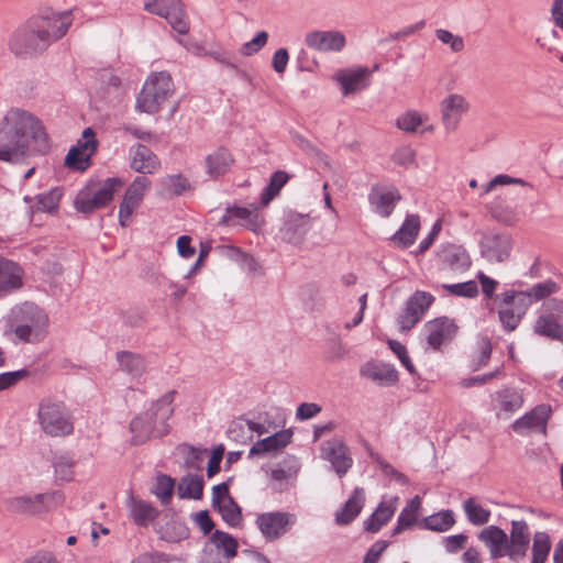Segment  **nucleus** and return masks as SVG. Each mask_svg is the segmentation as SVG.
<instances>
[{
    "mask_svg": "<svg viewBox=\"0 0 563 563\" xmlns=\"http://www.w3.org/2000/svg\"><path fill=\"white\" fill-rule=\"evenodd\" d=\"M234 163L231 152L224 147H218L212 154L206 157L207 174L212 179L225 175Z\"/></svg>",
    "mask_w": 563,
    "mask_h": 563,
    "instance_id": "c756f323",
    "label": "nucleus"
},
{
    "mask_svg": "<svg viewBox=\"0 0 563 563\" xmlns=\"http://www.w3.org/2000/svg\"><path fill=\"white\" fill-rule=\"evenodd\" d=\"M151 180L145 176H137L132 184L128 187L123 199L140 206L145 190L150 187Z\"/></svg>",
    "mask_w": 563,
    "mask_h": 563,
    "instance_id": "09e8293b",
    "label": "nucleus"
},
{
    "mask_svg": "<svg viewBox=\"0 0 563 563\" xmlns=\"http://www.w3.org/2000/svg\"><path fill=\"white\" fill-rule=\"evenodd\" d=\"M499 298L501 299V307L498 311L499 320L503 324V328L507 332H511L520 323L521 318L525 316V313L527 311L528 303L523 302V301H518V300L506 303L504 301L503 294L498 295L496 297V299H499Z\"/></svg>",
    "mask_w": 563,
    "mask_h": 563,
    "instance_id": "c85d7f7f",
    "label": "nucleus"
},
{
    "mask_svg": "<svg viewBox=\"0 0 563 563\" xmlns=\"http://www.w3.org/2000/svg\"><path fill=\"white\" fill-rule=\"evenodd\" d=\"M212 508L221 515L222 520L230 527H239L242 523V508L233 497L220 503V507Z\"/></svg>",
    "mask_w": 563,
    "mask_h": 563,
    "instance_id": "ea45409f",
    "label": "nucleus"
},
{
    "mask_svg": "<svg viewBox=\"0 0 563 563\" xmlns=\"http://www.w3.org/2000/svg\"><path fill=\"white\" fill-rule=\"evenodd\" d=\"M396 507L391 503L380 501L374 512L363 522L364 531L377 533L393 518Z\"/></svg>",
    "mask_w": 563,
    "mask_h": 563,
    "instance_id": "72a5a7b5",
    "label": "nucleus"
},
{
    "mask_svg": "<svg viewBox=\"0 0 563 563\" xmlns=\"http://www.w3.org/2000/svg\"><path fill=\"white\" fill-rule=\"evenodd\" d=\"M250 212L251 209L246 207L228 206L225 208L224 214L220 218L218 224L221 227H228L230 225V220L232 218L246 221V219L250 217Z\"/></svg>",
    "mask_w": 563,
    "mask_h": 563,
    "instance_id": "13d9d810",
    "label": "nucleus"
},
{
    "mask_svg": "<svg viewBox=\"0 0 563 563\" xmlns=\"http://www.w3.org/2000/svg\"><path fill=\"white\" fill-rule=\"evenodd\" d=\"M205 481L200 475L187 474L178 484V496L181 499L199 500L203 496Z\"/></svg>",
    "mask_w": 563,
    "mask_h": 563,
    "instance_id": "4c0bfd02",
    "label": "nucleus"
},
{
    "mask_svg": "<svg viewBox=\"0 0 563 563\" xmlns=\"http://www.w3.org/2000/svg\"><path fill=\"white\" fill-rule=\"evenodd\" d=\"M511 247V239L508 234L487 235L482 242V255L490 263L504 262L509 257Z\"/></svg>",
    "mask_w": 563,
    "mask_h": 563,
    "instance_id": "412c9836",
    "label": "nucleus"
},
{
    "mask_svg": "<svg viewBox=\"0 0 563 563\" xmlns=\"http://www.w3.org/2000/svg\"><path fill=\"white\" fill-rule=\"evenodd\" d=\"M29 376V371L26 368L13 371V372H4L0 374V391L9 389L15 386L20 380Z\"/></svg>",
    "mask_w": 563,
    "mask_h": 563,
    "instance_id": "bf43d9fd",
    "label": "nucleus"
},
{
    "mask_svg": "<svg viewBox=\"0 0 563 563\" xmlns=\"http://www.w3.org/2000/svg\"><path fill=\"white\" fill-rule=\"evenodd\" d=\"M175 481L169 475L159 474L152 493L161 500L163 505H168L172 500Z\"/></svg>",
    "mask_w": 563,
    "mask_h": 563,
    "instance_id": "a18cd8bd",
    "label": "nucleus"
},
{
    "mask_svg": "<svg viewBox=\"0 0 563 563\" xmlns=\"http://www.w3.org/2000/svg\"><path fill=\"white\" fill-rule=\"evenodd\" d=\"M56 492L36 494L34 496H18L5 500V508L12 514L38 515L47 509V503L53 501Z\"/></svg>",
    "mask_w": 563,
    "mask_h": 563,
    "instance_id": "ddd939ff",
    "label": "nucleus"
},
{
    "mask_svg": "<svg viewBox=\"0 0 563 563\" xmlns=\"http://www.w3.org/2000/svg\"><path fill=\"white\" fill-rule=\"evenodd\" d=\"M23 268L15 262L0 256V297H4L23 285Z\"/></svg>",
    "mask_w": 563,
    "mask_h": 563,
    "instance_id": "4be33fe9",
    "label": "nucleus"
},
{
    "mask_svg": "<svg viewBox=\"0 0 563 563\" xmlns=\"http://www.w3.org/2000/svg\"><path fill=\"white\" fill-rule=\"evenodd\" d=\"M292 431L285 429L256 441L249 451V459L286 448L292 439Z\"/></svg>",
    "mask_w": 563,
    "mask_h": 563,
    "instance_id": "bb28decb",
    "label": "nucleus"
},
{
    "mask_svg": "<svg viewBox=\"0 0 563 563\" xmlns=\"http://www.w3.org/2000/svg\"><path fill=\"white\" fill-rule=\"evenodd\" d=\"M48 316L38 306L24 302L11 309L5 319V334L13 333L22 343H37L47 333Z\"/></svg>",
    "mask_w": 563,
    "mask_h": 563,
    "instance_id": "7ed1b4c3",
    "label": "nucleus"
},
{
    "mask_svg": "<svg viewBox=\"0 0 563 563\" xmlns=\"http://www.w3.org/2000/svg\"><path fill=\"white\" fill-rule=\"evenodd\" d=\"M478 539L489 549L492 559L509 558L508 534L498 526L484 528L479 532Z\"/></svg>",
    "mask_w": 563,
    "mask_h": 563,
    "instance_id": "b1692460",
    "label": "nucleus"
},
{
    "mask_svg": "<svg viewBox=\"0 0 563 563\" xmlns=\"http://www.w3.org/2000/svg\"><path fill=\"white\" fill-rule=\"evenodd\" d=\"M321 411V406L316 402H302L297 407L296 418L298 420H309Z\"/></svg>",
    "mask_w": 563,
    "mask_h": 563,
    "instance_id": "338daca9",
    "label": "nucleus"
},
{
    "mask_svg": "<svg viewBox=\"0 0 563 563\" xmlns=\"http://www.w3.org/2000/svg\"><path fill=\"white\" fill-rule=\"evenodd\" d=\"M416 152L410 146L398 148L391 156V161L402 167H408L415 163Z\"/></svg>",
    "mask_w": 563,
    "mask_h": 563,
    "instance_id": "0e129e2a",
    "label": "nucleus"
},
{
    "mask_svg": "<svg viewBox=\"0 0 563 563\" xmlns=\"http://www.w3.org/2000/svg\"><path fill=\"white\" fill-rule=\"evenodd\" d=\"M551 547V539L547 532H536L532 540L531 563H544L549 558Z\"/></svg>",
    "mask_w": 563,
    "mask_h": 563,
    "instance_id": "a19ab883",
    "label": "nucleus"
},
{
    "mask_svg": "<svg viewBox=\"0 0 563 563\" xmlns=\"http://www.w3.org/2000/svg\"><path fill=\"white\" fill-rule=\"evenodd\" d=\"M145 10L165 19L178 34L185 35L189 32L188 15L180 0H153L145 3Z\"/></svg>",
    "mask_w": 563,
    "mask_h": 563,
    "instance_id": "423d86ee",
    "label": "nucleus"
},
{
    "mask_svg": "<svg viewBox=\"0 0 563 563\" xmlns=\"http://www.w3.org/2000/svg\"><path fill=\"white\" fill-rule=\"evenodd\" d=\"M435 298L428 291L416 290L406 301L405 308L397 318L401 331H409L421 321L424 313L433 305Z\"/></svg>",
    "mask_w": 563,
    "mask_h": 563,
    "instance_id": "6e6552de",
    "label": "nucleus"
},
{
    "mask_svg": "<svg viewBox=\"0 0 563 563\" xmlns=\"http://www.w3.org/2000/svg\"><path fill=\"white\" fill-rule=\"evenodd\" d=\"M8 47L16 57H32L43 53L48 45L29 19L11 34Z\"/></svg>",
    "mask_w": 563,
    "mask_h": 563,
    "instance_id": "39448f33",
    "label": "nucleus"
},
{
    "mask_svg": "<svg viewBox=\"0 0 563 563\" xmlns=\"http://www.w3.org/2000/svg\"><path fill=\"white\" fill-rule=\"evenodd\" d=\"M62 196L63 190L58 187L53 188L46 192L38 194L35 197L38 205L37 209L48 213L57 211Z\"/></svg>",
    "mask_w": 563,
    "mask_h": 563,
    "instance_id": "de8ad7c7",
    "label": "nucleus"
},
{
    "mask_svg": "<svg viewBox=\"0 0 563 563\" xmlns=\"http://www.w3.org/2000/svg\"><path fill=\"white\" fill-rule=\"evenodd\" d=\"M177 391H167L150 409L134 417L130 422L131 442L141 445L151 438H162L169 433L168 420L174 413L173 402Z\"/></svg>",
    "mask_w": 563,
    "mask_h": 563,
    "instance_id": "f03ea898",
    "label": "nucleus"
},
{
    "mask_svg": "<svg viewBox=\"0 0 563 563\" xmlns=\"http://www.w3.org/2000/svg\"><path fill=\"white\" fill-rule=\"evenodd\" d=\"M442 288L457 297L474 298L478 295V286L475 280H467L457 284H443Z\"/></svg>",
    "mask_w": 563,
    "mask_h": 563,
    "instance_id": "3c124183",
    "label": "nucleus"
},
{
    "mask_svg": "<svg viewBox=\"0 0 563 563\" xmlns=\"http://www.w3.org/2000/svg\"><path fill=\"white\" fill-rule=\"evenodd\" d=\"M468 104L461 95H450L441 102L442 121L448 131H454Z\"/></svg>",
    "mask_w": 563,
    "mask_h": 563,
    "instance_id": "a878e982",
    "label": "nucleus"
},
{
    "mask_svg": "<svg viewBox=\"0 0 563 563\" xmlns=\"http://www.w3.org/2000/svg\"><path fill=\"white\" fill-rule=\"evenodd\" d=\"M400 200L401 195L396 187L382 190L378 186H373L368 195V201L374 212L383 218H388Z\"/></svg>",
    "mask_w": 563,
    "mask_h": 563,
    "instance_id": "5701e85b",
    "label": "nucleus"
},
{
    "mask_svg": "<svg viewBox=\"0 0 563 563\" xmlns=\"http://www.w3.org/2000/svg\"><path fill=\"white\" fill-rule=\"evenodd\" d=\"M90 164L89 155L81 153L77 147L71 146L65 157V165L74 170L84 172Z\"/></svg>",
    "mask_w": 563,
    "mask_h": 563,
    "instance_id": "603ef678",
    "label": "nucleus"
},
{
    "mask_svg": "<svg viewBox=\"0 0 563 563\" xmlns=\"http://www.w3.org/2000/svg\"><path fill=\"white\" fill-rule=\"evenodd\" d=\"M73 147H77L81 153L89 155V159L91 161V156L98 148V141L96 139L95 131L91 128L85 129L82 132V139L78 140L77 144Z\"/></svg>",
    "mask_w": 563,
    "mask_h": 563,
    "instance_id": "864d4df0",
    "label": "nucleus"
},
{
    "mask_svg": "<svg viewBox=\"0 0 563 563\" xmlns=\"http://www.w3.org/2000/svg\"><path fill=\"white\" fill-rule=\"evenodd\" d=\"M439 263L448 269L464 272L470 268L472 261L462 245L442 244L437 253Z\"/></svg>",
    "mask_w": 563,
    "mask_h": 563,
    "instance_id": "a211bd4d",
    "label": "nucleus"
},
{
    "mask_svg": "<svg viewBox=\"0 0 563 563\" xmlns=\"http://www.w3.org/2000/svg\"><path fill=\"white\" fill-rule=\"evenodd\" d=\"M454 523V512L451 509H445L423 518L418 522V526L421 529L444 532L451 529Z\"/></svg>",
    "mask_w": 563,
    "mask_h": 563,
    "instance_id": "c9c22d12",
    "label": "nucleus"
},
{
    "mask_svg": "<svg viewBox=\"0 0 563 563\" xmlns=\"http://www.w3.org/2000/svg\"><path fill=\"white\" fill-rule=\"evenodd\" d=\"M560 290V286L552 279H547L542 283H538L533 285L527 291H517V290H508L503 292L504 301L506 303L512 301H523L527 302L528 306L531 303V299L539 301L549 297L552 294H555Z\"/></svg>",
    "mask_w": 563,
    "mask_h": 563,
    "instance_id": "aec40b11",
    "label": "nucleus"
},
{
    "mask_svg": "<svg viewBox=\"0 0 563 563\" xmlns=\"http://www.w3.org/2000/svg\"><path fill=\"white\" fill-rule=\"evenodd\" d=\"M388 346L398 356V358H399L400 363L404 365V367L411 375H416L417 374L416 367L413 366V364L408 355L406 346L397 340H389Z\"/></svg>",
    "mask_w": 563,
    "mask_h": 563,
    "instance_id": "5fc2aeb1",
    "label": "nucleus"
},
{
    "mask_svg": "<svg viewBox=\"0 0 563 563\" xmlns=\"http://www.w3.org/2000/svg\"><path fill=\"white\" fill-rule=\"evenodd\" d=\"M223 453H224V446L222 444H219L216 448H213L210 459L208 461V465H207V477L208 478H212L214 475H217L220 472Z\"/></svg>",
    "mask_w": 563,
    "mask_h": 563,
    "instance_id": "e2e57ef3",
    "label": "nucleus"
},
{
    "mask_svg": "<svg viewBox=\"0 0 563 563\" xmlns=\"http://www.w3.org/2000/svg\"><path fill=\"white\" fill-rule=\"evenodd\" d=\"M423 330L427 333L428 345L432 350L439 351L442 344L452 341L456 336L459 325L454 319L441 316L427 321Z\"/></svg>",
    "mask_w": 563,
    "mask_h": 563,
    "instance_id": "9b49d317",
    "label": "nucleus"
},
{
    "mask_svg": "<svg viewBox=\"0 0 563 563\" xmlns=\"http://www.w3.org/2000/svg\"><path fill=\"white\" fill-rule=\"evenodd\" d=\"M509 560L514 563L521 562L530 545V532L525 520H512L511 530L508 536Z\"/></svg>",
    "mask_w": 563,
    "mask_h": 563,
    "instance_id": "4468645a",
    "label": "nucleus"
},
{
    "mask_svg": "<svg viewBox=\"0 0 563 563\" xmlns=\"http://www.w3.org/2000/svg\"><path fill=\"white\" fill-rule=\"evenodd\" d=\"M122 185V181L118 177L107 178L104 184L92 195V203L97 205L98 208L106 207L112 199L115 187Z\"/></svg>",
    "mask_w": 563,
    "mask_h": 563,
    "instance_id": "c03bdc74",
    "label": "nucleus"
},
{
    "mask_svg": "<svg viewBox=\"0 0 563 563\" xmlns=\"http://www.w3.org/2000/svg\"><path fill=\"white\" fill-rule=\"evenodd\" d=\"M31 147L40 154L49 151L51 143L44 125L26 111L10 110L0 124V161L20 159Z\"/></svg>",
    "mask_w": 563,
    "mask_h": 563,
    "instance_id": "f257e3e1",
    "label": "nucleus"
},
{
    "mask_svg": "<svg viewBox=\"0 0 563 563\" xmlns=\"http://www.w3.org/2000/svg\"><path fill=\"white\" fill-rule=\"evenodd\" d=\"M390 542L386 540H378L371 545L367 550L363 563H377L383 552L389 547Z\"/></svg>",
    "mask_w": 563,
    "mask_h": 563,
    "instance_id": "69168bd1",
    "label": "nucleus"
},
{
    "mask_svg": "<svg viewBox=\"0 0 563 563\" xmlns=\"http://www.w3.org/2000/svg\"><path fill=\"white\" fill-rule=\"evenodd\" d=\"M31 19L43 40L49 46L67 33L71 25V11L53 13L52 15H38Z\"/></svg>",
    "mask_w": 563,
    "mask_h": 563,
    "instance_id": "9d476101",
    "label": "nucleus"
},
{
    "mask_svg": "<svg viewBox=\"0 0 563 563\" xmlns=\"http://www.w3.org/2000/svg\"><path fill=\"white\" fill-rule=\"evenodd\" d=\"M435 36L442 43L449 44L454 53H459L464 49V40L462 36L454 35L450 31L443 29L437 30Z\"/></svg>",
    "mask_w": 563,
    "mask_h": 563,
    "instance_id": "052dcab7",
    "label": "nucleus"
},
{
    "mask_svg": "<svg viewBox=\"0 0 563 563\" xmlns=\"http://www.w3.org/2000/svg\"><path fill=\"white\" fill-rule=\"evenodd\" d=\"M552 408L550 405L541 404L536 406L529 412H526L522 417L518 418L511 424L512 430L516 433H523L525 430H531L537 428L545 429L547 422L551 417Z\"/></svg>",
    "mask_w": 563,
    "mask_h": 563,
    "instance_id": "393cba45",
    "label": "nucleus"
},
{
    "mask_svg": "<svg viewBox=\"0 0 563 563\" xmlns=\"http://www.w3.org/2000/svg\"><path fill=\"white\" fill-rule=\"evenodd\" d=\"M115 357L120 368L134 377L142 376L146 369L145 360L139 353L130 351H119Z\"/></svg>",
    "mask_w": 563,
    "mask_h": 563,
    "instance_id": "e433bc0d",
    "label": "nucleus"
},
{
    "mask_svg": "<svg viewBox=\"0 0 563 563\" xmlns=\"http://www.w3.org/2000/svg\"><path fill=\"white\" fill-rule=\"evenodd\" d=\"M162 191L167 196H181L190 189V183L183 174L167 175L161 181Z\"/></svg>",
    "mask_w": 563,
    "mask_h": 563,
    "instance_id": "37998d69",
    "label": "nucleus"
},
{
    "mask_svg": "<svg viewBox=\"0 0 563 563\" xmlns=\"http://www.w3.org/2000/svg\"><path fill=\"white\" fill-rule=\"evenodd\" d=\"M320 453L321 459L331 464V467L339 477H343L353 466L350 448L342 438L335 437L322 442Z\"/></svg>",
    "mask_w": 563,
    "mask_h": 563,
    "instance_id": "1a4fd4ad",
    "label": "nucleus"
},
{
    "mask_svg": "<svg viewBox=\"0 0 563 563\" xmlns=\"http://www.w3.org/2000/svg\"><path fill=\"white\" fill-rule=\"evenodd\" d=\"M522 404V396L516 389L507 387L495 393L493 409L498 417L501 412L508 416L521 408Z\"/></svg>",
    "mask_w": 563,
    "mask_h": 563,
    "instance_id": "7c9ffc66",
    "label": "nucleus"
},
{
    "mask_svg": "<svg viewBox=\"0 0 563 563\" xmlns=\"http://www.w3.org/2000/svg\"><path fill=\"white\" fill-rule=\"evenodd\" d=\"M292 518V515L283 511L263 512L257 516L256 526L267 541H274L288 531L294 523Z\"/></svg>",
    "mask_w": 563,
    "mask_h": 563,
    "instance_id": "f8f14e48",
    "label": "nucleus"
},
{
    "mask_svg": "<svg viewBox=\"0 0 563 563\" xmlns=\"http://www.w3.org/2000/svg\"><path fill=\"white\" fill-rule=\"evenodd\" d=\"M38 421L45 433L52 437L66 435L74 427L64 412V406L51 400H43L38 407Z\"/></svg>",
    "mask_w": 563,
    "mask_h": 563,
    "instance_id": "0eeeda50",
    "label": "nucleus"
},
{
    "mask_svg": "<svg viewBox=\"0 0 563 563\" xmlns=\"http://www.w3.org/2000/svg\"><path fill=\"white\" fill-rule=\"evenodd\" d=\"M192 517L203 536L209 534L213 530L216 525L208 510H200L192 515Z\"/></svg>",
    "mask_w": 563,
    "mask_h": 563,
    "instance_id": "774afa93",
    "label": "nucleus"
},
{
    "mask_svg": "<svg viewBox=\"0 0 563 563\" xmlns=\"http://www.w3.org/2000/svg\"><path fill=\"white\" fill-rule=\"evenodd\" d=\"M130 166L140 174H153L161 167L157 155L146 145L136 143L130 147Z\"/></svg>",
    "mask_w": 563,
    "mask_h": 563,
    "instance_id": "6ab92c4d",
    "label": "nucleus"
},
{
    "mask_svg": "<svg viewBox=\"0 0 563 563\" xmlns=\"http://www.w3.org/2000/svg\"><path fill=\"white\" fill-rule=\"evenodd\" d=\"M396 124L405 132H416L422 124V119L417 111H408L397 119Z\"/></svg>",
    "mask_w": 563,
    "mask_h": 563,
    "instance_id": "6e6d98bb",
    "label": "nucleus"
},
{
    "mask_svg": "<svg viewBox=\"0 0 563 563\" xmlns=\"http://www.w3.org/2000/svg\"><path fill=\"white\" fill-rule=\"evenodd\" d=\"M173 91L174 82L167 71L152 74L136 98V109L148 114L157 113Z\"/></svg>",
    "mask_w": 563,
    "mask_h": 563,
    "instance_id": "20e7f679",
    "label": "nucleus"
},
{
    "mask_svg": "<svg viewBox=\"0 0 563 563\" xmlns=\"http://www.w3.org/2000/svg\"><path fill=\"white\" fill-rule=\"evenodd\" d=\"M420 230V218L418 214H408L401 227L394 233L390 240L400 249L412 245Z\"/></svg>",
    "mask_w": 563,
    "mask_h": 563,
    "instance_id": "473e14b6",
    "label": "nucleus"
},
{
    "mask_svg": "<svg viewBox=\"0 0 563 563\" xmlns=\"http://www.w3.org/2000/svg\"><path fill=\"white\" fill-rule=\"evenodd\" d=\"M210 541L217 549H222L228 559L234 558L238 553V541L227 532L216 530L212 533Z\"/></svg>",
    "mask_w": 563,
    "mask_h": 563,
    "instance_id": "49530a36",
    "label": "nucleus"
},
{
    "mask_svg": "<svg viewBox=\"0 0 563 563\" xmlns=\"http://www.w3.org/2000/svg\"><path fill=\"white\" fill-rule=\"evenodd\" d=\"M129 508L134 523L139 527H148L159 516V510L150 503L136 499L132 494L129 498Z\"/></svg>",
    "mask_w": 563,
    "mask_h": 563,
    "instance_id": "2f4dec72",
    "label": "nucleus"
},
{
    "mask_svg": "<svg viewBox=\"0 0 563 563\" xmlns=\"http://www.w3.org/2000/svg\"><path fill=\"white\" fill-rule=\"evenodd\" d=\"M533 331L540 336L563 342V325L558 322V318H554L550 311L538 317Z\"/></svg>",
    "mask_w": 563,
    "mask_h": 563,
    "instance_id": "f704fd0d",
    "label": "nucleus"
},
{
    "mask_svg": "<svg viewBox=\"0 0 563 563\" xmlns=\"http://www.w3.org/2000/svg\"><path fill=\"white\" fill-rule=\"evenodd\" d=\"M371 70L367 67L342 69L335 73L334 79L341 85L343 96L356 93L369 85Z\"/></svg>",
    "mask_w": 563,
    "mask_h": 563,
    "instance_id": "dca6fc26",
    "label": "nucleus"
},
{
    "mask_svg": "<svg viewBox=\"0 0 563 563\" xmlns=\"http://www.w3.org/2000/svg\"><path fill=\"white\" fill-rule=\"evenodd\" d=\"M305 42L308 47L319 52H341L346 44L340 31H312L306 34Z\"/></svg>",
    "mask_w": 563,
    "mask_h": 563,
    "instance_id": "2eb2a0df",
    "label": "nucleus"
},
{
    "mask_svg": "<svg viewBox=\"0 0 563 563\" xmlns=\"http://www.w3.org/2000/svg\"><path fill=\"white\" fill-rule=\"evenodd\" d=\"M268 41L266 31L258 32L251 41L244 43L240 48V53L244 56H251L262 49Z\"/></svg>",
    "mask_w": 563,
    "mask_h": 563,
    "instance_id": "4d7b16f0",
    "label": "nucleus"
},
{
    "mask_svg": "<svg viewBox=\"0 0 563 563\" xmlns=\"http://www.w3.org/2000/svg\"><path fill=\"white\" fill-rule=\"evenodd\" d=\"M362 375L372 380L394 385L398 382V372L390 365L386 364H367L361 371Z\"/></svg>",
    "mask_w": 563,
    "mask_h": 563,
    "instance_id": "58836bf2",
    "label": "nucleus"
},
{
    "mask_svg": "<svg viewBox=\"0 0 563 563\" xmlns=\"http://www.w3.org/2000/svg\"><path fill=\"white\" fill-rule=\"evenodd\" d=\"M365 505V492L362 487H355L343 507L335 514L338 526H347L353 522Z\"/></svg>",
    "mask_w": 563,
    "mask_h": 563,
    "instance_id": "cd10ccee",
    "label": "nucleus"
},
{
    "mask_svg": "<svg viewBox=\"0 0 563 563\" xmlns=\"http://www.w3.org/2000/svg\"><path fill=\"white\" fill-rule=\"evenodd\" d=\"M233 481V477H229L225 482L220 483L212 487V499H211V506L212 507H220V503H223L228 500L229 498H232L230 495V485Z\"/></svg>",
    "mask_w": 563,
    "mask_h": 563,
    "instance_id": "680f3d73",
    "label": "nucleus"
},
{
    "mask_svg": "<svg viewBox=\"0 0 563 563\" xmlns=\"http://www.w3.org/2000/svg\"><path fill=\"white\" fill-rule=\"evenodd\" d=\"M463 509L467 520L474 526H484L490 519V510L482 507L474 497L463 501Z\"/></svg>",
    "mask_w": 563,
    "mask_h": 563,
    "instance_id": "79ce46f5",
    "label": "nucleus"
},
{
    "mask_svg": "<svg viewBox=\"0 0 563 563\" xmlns=\"http://www.w3.org/2000/svg\"><path fill=\"white\" fill-rule=\"evenodd\" d=\"M309 230V216L295 211L285 214L280 234L285 242L294 245L300 244Z\"/></svg>",
    "mask_w": 563,
    "mask_h": 563,
    "instance_id": "f3484780",
    "label": "nucleus"
},
{
    "mask_svg": "<svg viewBox=\"0 0 563 563\" xmlns=\"http://www.w3.org/2000/svg\"><path fill=\"white\" fill-rule=\"evenodd\" d=\"M54 472L58 479L69 482L74 476L75 461L68 455L56 456L53 461Z\"/></svg>",
    "mask_w": 563,
    "mask_h": 563,
    "instance_id": "8fccbe9b",
    "label": "nucleus"
}]
</instances>
